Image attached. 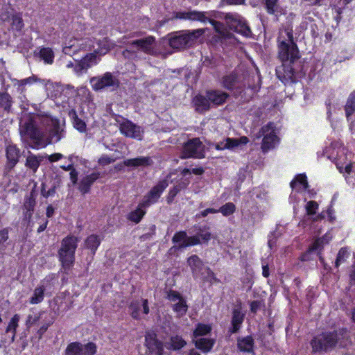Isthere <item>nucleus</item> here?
Here are the masks:
<instances>
[{
  "mask_svg": "<svg viewBox=\"0 0 355 355\" xmlns=\"http://www.w3.org/2000/svg\"><path fill=\"white\" fill-rule=\"evenodd\" d=\"M288 41L278 40V57L282 64L276 68L277 78L284 85L297 81V75L302 69L300 53L293 40L292 32H288Z\"/></svg>",
  "mask_w": 355,
  "mask_h": 355,
  "instance_id": "obj_1",
  "label": "nucleus"
},
{
  "mask_svg": "<svg viewBox=\"0 0 355 355\" xmlns=\"http://www.w3.org/2000/svg\"><path fill=\"white\" fill-rule=\"evenodd\" d=\"M348 330L345 327L332 331H324L315 336L310 342L313 352H328L336 347L338 341L347 337Z\"/></svg>",
  "mask_w": 355,
  "mask_h": 355,
  "instance_id": "obj_2",
  "label": "nucleus"
},
{
  "mask_svg": "<svg viewBox=\"0 0 355 355\" xmlns=\"http://www.w3.org/2000/svg\"><path fill=\"white\" fill-rule=\"evenodd\" d=\"M80 240L74 235L64 237L58 250V258L65 274L68 275L73 267L76 260V251Z\"/></svg>",
  "mask_w": 355,
  "mask_h": 355,
  "instance_id": "obj_3",
  "label": "nucleus"
},
{
  "mask_svg": "<svg viewBox=\"0 0 355 355\" xmlns=\"http://www.w3.org/2000/svg\"><path fill=\"white\" fill-rule=\"evenodd\" d=\"M204 33L203 29L199 28L191 32H175L168 39V44L173 49H184L192 46L196 40Z\"/></svg>",
  "mask_w": 355,
  "mask_h": 355,
  "instance_id": "obj_4",
  "label": "nucleus"
},
{
  "mask_svg": "<svg viewBox=\"0 0 355 355\" xmlns=\"http://www.w3.org/2000/svg\"><path fill=\"white\" fill-rule=\"evenodd\" d=\"M224 19L229 28L245 37H250L252 34L251 29L246 20L236 13H226Z\"/></svg>",
  "mask_w": 355,
  "mask_h": 355,
  "instance_id": "obj_5",
  "label": "nucleus"
},
{
  "mask_svg": "<svg viewBox=\"0 0 355 355\" xmlns=\"http://www.w3.org/2000/svg\"><path fill=\"white\" fill-rule=\"evenodd\" d=\"M205 151L203 150V145L200 138L195 137L189 139L184 144L182 150L181 158H205Z\"/></svg>",
  "mask_w": 355,
  "mask_h": 355,
  "instance_id": "obj_6",
  "label": "nucleus"
},
{
  "mask_svg": "<svg viewBox=\"0 0 355 355\" xmlns=\"http://www.w3.org/2000/svg\"><path fill=\"white\" fill-rule=\"evenodd\" d=\"M97 352V346L93 342L85 345L75 341L68 344L64 351V355H94Z\"/></svg>",
  "mask_w": 355,
  "mask_h": 355,
  "instance_id": "obj_7",
  "label": "nucleus"
},
{
  "mask_svg": "<svg viewBox=\"0 0 355 355\" xmlns=\"http://www.w3.org/2000/svg\"><path fill=\"white\" fill-rule=\"evenodd\" d=\"M168 182L166 179L162 180L144 196L141 205L149 207L151 205L156 203L161 197L164 191L168 187Z\"/></svg>",
  "mask_w": 355,
  "mask_h": 355,
  "instance_id": "obj_8",
  "label": "nucleus"
},
{
  "mask_svg": "<svg viewBox=\"0 0 355 355\" xmlns=\"http://www.w3.org/2000/svg\"><path fill=\"white\" fill-rule=\"evenodd\" d=\"M94 91H101L106 87H119V80L111 72H105L102 76L93 77L90 80Z\"/></svg>",
  "mask_w": 355,
  "mask_h": 355,
  "instance_id": "obj_9",
  "label": "nucleus"
},
{
  "mask_svg": "<svg viewBox=\"0 0 355 355\" xmlns=\"http://www.w3.org/2000/svg\"><path fill=\"white\" fill-rule=\"evenodd\" d=\"M259 137H263L261 149L263 152H266L274 147L277 135L275 134L273 123L269 122L262 126L259 132Z\"/></svg>",
  "mask_w": 355,
  "mask_h": 355,
  "instance_id": "obj_10",
  "label": "nucleus"
},
{
  "mask_svg": "<svg viewBox=\"0 0 355 355\" xmlns=\"http://www.w3.org/2000/svg\"><path fill=\"white\" fill-rule=\"evenodd\" d=\"M209 230V227L206 225L203 227H200L197 235L191 236H187L186 242L180 243L179 245H178V248L182 249L189 246H194L199 245L201 243L200 239H202L203 243H208L211 239V232L207 231Z\"/></svg>",
  "mask_w": 355,
  "mask_h": 355,
  "instance_id": "obj_11",
  "label": "nucleus"
},
{
  "mask_svg": "<svg viewBox=\"0 0 355 355\" xmlns=\"http://www.w3.org/2000/svg\"><path fill=\"white\" fill-rule=\"evenodd\" d=\"M145 345L150 355H164V343L157 338V334L153 331L146 332Z\"/></svg>",
  "mask_w": 355,
  "mask_h": 355,
  "instance_id": "obj_12",
  "label": "nucleus"
},
{
  "mask_svg": "<svg viewBox=\"0 0 355 355\" xmlns=\"http://www.w3.org/2000/svg\"><path fill=\"white\" fill-rule=\"evenodd\" d=\"M53 274L46 276L41 281V284L35 288L32 296L29 298L31 304H38L43 302L45 297V291L48 286L51 285V282L54 280Z\"/></svg>",
  "mask_w": 355,
  "mask_h": 355,
  "instance_id": "obj_13",
  "label": "nucleus"
},
{
  "mask_svg": "<svg viewBox=\"0 0 355 355\" xmlns=\"http://www.w3.org/2000/svg\"><path fill=\"white\" fill-rule=\"evenodd\" d=\"M119 130L121 133L127 137L142 139L144 133L142 128L130 120L124 119L123 121L120 123Z\"/></svg>",
  "mask_w": 355,
  "mask_h": 355,
  "instance_id": "obj_14",
  "label": "nucleus"
},
{
  "mask_svg": "<svg viewBox=\"0 0 355 355\" xmlns=\"http://www.w3.org/2000/svg\"><path fill=\"white\" fill-rule=\"evenodd\" d=\"M141 305L142 306V313L144 314L148 315L150 313L149 302L147 299H141V302L139 300H132L128 305V309L130 316L134 320H140L141 319L139 313Z\"/></svg>",
  "mask_w": 355,
  "mask_h": 355,
  "instance_id": "obj_15",
  "label": "nucleus"
},
{
  "mask_svg": "<svg viewBox=\"0 0 355 355\" xmlns=\"http://www.w3.org/2000/svg\"><path fill=\"white\" fill-rule=\"evenodd\" d=\"M24 130L26 134L33 141L35 144V146H31V148H35L42 144L44 137L43 132L33 121L31 120L26 122L24 125Z\"/></svg>",
  "mask_w": 355,
  "mask_h": 355,
  "instance_id": "obj_16",
  "label": "nucleus"
},
{
  "mask_svg": "<svg viewBox=\"0 0 355 355\" xmlns=\"http://www.w3.org/2000/svg\"><path fill=\"white\" fill-rule=\"evenodd\" d=\"M6 157V167L12 169L19 162L21 157V150L16 144H8L5 148Z\"/></svg>",
  "mask_w": 355,
  "mask_h": 355,
  "instance_id": "obj_17",
  "label": "nucleus"
},
{
  "mask_svg": "<svg viewBox=\"0 0 355 355\" xmlns=\"http://www.w3.org/2000/svg\"><path fill=\"white\" fill-rule=\"evenodd\" d=\"M37 191L35 188H33L30 191L28 196H26L24 198V202L23 204V214L24 219L29 221L33 215L35 207L36 205V198Z\"/></svg>",
  "mask_w": 355,
  "mask_h": 355,
  "instance_id": "obj_18",
  "label": "nucleus"
},
{
  "mask_svg": "<svg viewBox=\"0 0 355 355\" xmlns=\"http://www.w3.org/2000/svg\"><path fill=\"white\" fill-rule=\"evenodd\" d=\"M101 177V173L98 171L92 172L83 177L78 184V190L81 194L85 195L89 193L93 184Z\"/></svg>",
  "mask_w": 355,
  "mask_h": 355,
  "instance_id": "obj_19",
  "label": "nucleus"
},
{
  "mask_svg": "<svg viewBox=\"0 0 355 355\" xmlns=\"http://www.w3.org/2000/svg\"><path fill=\"white\" fill-rule=\"evenodd\" d=\"M189 183L190 181L188 179L181 178L178 180L173 185V187L169 189L168 193L166 196V201L167 204L171 205L177 195L182 190L186 189L188 187Z\"/></svg>",
  "mask_w": 355,
  "mask_h": 355,
  "instance_id": "obj_20",
  "label": "nucleus"
},
{
  "mask_svg": "<svg viewBox=\"0 0 355 355\" xmlns=\"http://www.w3.org/2000/svg\"><path fill=\"white\" fill-rule=\"evenodd\" d=\"M206 96L209 98L210 104L216 106L223 105L230 96L227 93L218 89L207 90Z\"/></svg>",
  "mask_w": 355,
  "mask_h": 355,
  "instance_id": "obj_21",
  "label": "nucleus"
},
{
  "mask_svg": "<svg viewBox=\"0 0 355 355\" xmlns=\"http://www.w3.org/2000/svg\"><path fill=\"white\" fill-rule=\"evenodd\" d=\"M237 348L243 353H252L254 354V340L251 335L237 338Z\"/></svg>",
  "mask_w": 355,
  "mask_h": 355,
  "instance_id": "obj_22",
  "label": "nucleus"
},
{
  "mask_svg": "<svg viewBox=\"0 0 355 355\" xmlns=\"http://www.w3.org/2000/svg\"><path fill=\"white\" fill-rule=\"evenodd\" d=\"M245 315L241 313L239 309H234L232 311V316L231 320V327L229 328L228 332L230 334L237 333L243 322Z\"/></svg>",
  "mask_w": 355,
  "mask_h": 355,
  "instance_id": "obj_23",
  "label": "nucleus"
},
{
  "mask_svg": "<svg viewBox=\"0 0 355 355\" xmlns=\"http://www.w3.org/2000/svg\"><path fill=\"white\" fill-rule=\"evenodd\" d=\"M192 103L196 112L200 114L206 112L210 109L209 98L202 94H197L192 99Z\"/></svg>",
  "mask_w": 355,
  "mask_h": 355,
  "instance_id": "obj_24",
  "label": "nucleus"
},
{
  "mask_svg": "<svg viewBox=\"0 0 355 355\" xmlns=\"http://www.w3.org/2000/svg\"><path fill=\"white\" fill-rule=\"evenodd\" d=\"M192 340L196 348L204 354L210 352L216 343V340L214 338H199L192 339Z\"/></svg>",
  "mask_w": 355,
  "mask_h": 355,
  "instance_id": "obj_25",
  "label": "nucleus"
},
{
  "mask_svg": "<svg viewBox=\"0 0 355 355\" xmlns=\"http://www.w3.org/2000/svg\"><path fill=\"white\" fill-rule=\"evenodd\" d=\"M155 40L153 36H148L143 39L133 40L130 44L133 46L137 47L146 53H149L152 51V45Z\"/></svg>",
  "mask_w": 355,
  "mask_h": 355,
  "instance_id": "obj_26",
  "label": "nucleus"
},
{
  "mask_svg": "<svg viewBox=\"0 0 355 355\" xmlns=\"http://www.w3.org/2000/svg\"><path fill=\"white\" fill-rule=\"evenodd\" d=\"M146 208L148 207L141 205V202H140L135 210L130 211L126 215L127 220L135 224L139 223L146 214Z\"/></svg>",
  "mask_w": 355,
  "mask_h": 355,
  "instance_id": "obj_27",
  "label": "nucleus"
},
{
  "mask_svg": "<svg viewBox=\"0 0 355 355\" xmlns=\"http://www.w3.org/2000/svg\"><path fill=\"white\" fill-rule=\"evenodd\" d=\"M153 164V161L150 157H138L123 161V164L128 167L149 166Z\"/></svg>",
  "mask_w": 355,
  "mask_h": 355,
  "instance_id": "obj_28",
  "label": "nucleus"
},
{
  "mask_svg": "<svg viewBox=\"0 0 355 355\" xmlns=\"http://www.w3.org/2000/svg\"><path fill=\"white\" fill-rule=\"evenodd\" d=\"M101 240L99 236L92 234L89 235L85 240L84 245L87 250H89L91 254L94 255L100 246Z\"/></svg>",
  "mask_w": 355,
  "mask_h": 355,
  "instance_id": "obj_29",
  "label": "nucleus"
},
{
  "mask_svg": "<svg viewBox=\"0 0 355 355\" xmlns=\"http://www.w3.org/2000/svg\"><path fill=\"white\" fill-rule=\"evenodd\" d=\"M51 125L49 129V135L52 138H55V141H60L63 137V130L60 128V120L58 119H49Z\"/></svg>",
  "mask_w": 355,
  "mask_h": 355,
  "instance_id": "obj_30",
  "label": "nucleus"
},
{
  "mask_svg": "<svg viewBox=\"0 0 355 355\" xmlns=\"http://www.w3.org/2000/svg\"><path fill=\"white\" fill-rule=\"evenodd\" d=\"M43 161V157L40 155H35L33 154L31 151L28 152V155L26 159L25 166L32 170L34 173H35L39 166L41 164V162Z\"/></svg>",
  "mask_w": 355,
  "mask_h": 355,
  "instance_id": "obj_31",
  "label": "nucleus"
},
{
  "mask_svg": "<svg viewBox=\"0 0 355 355\" xmlns=\"http://www.w3.org/2000/svg\"><path fill=\"white\" fill-rule=\"evenodd\" d=\"M20 320V315L17 313L15 314L9 321L5 332L6 334H11V341L14 342L17 334V329L19 327V322Z\"/></svg>",
  "mask_w": 355,
  "mask_h": 355,
  "instance_id": "obj_32",
  "label": "nucleus"
},
{
  "mask_svg": "<svg viewBox=\"0 0 355 355\" xmlns=\"http://www.w3.org/2000/svg\"><path fill=\"white\" fill-rule=\"evenodd\" d=\"M211 329L212 328L210 324L198 322L192 333V339L207 336L211 333Z\"/></svg>",
  "mask_w": 355,
  "mask_h": 355,
  "instance_id": "obj_33",
  "label": "nucleus"
},
{
  "mask_svg": "<svg viewBox=\"0 0 355 355\" xmlns=\"http://www.w3.org/2000/svg\"><path fill=\"white\" fill-rule=\"evenodd\" d=\"M187 263L191 268L193 276L198 274L204 266L202 260L196 254L189 257L187 259Z\"/></svg>",
  "mask_w": 355,
  "mask_h": 355,
  "instance_id": "obj_34",
  "label": "nucleus"
},
{
  "mask_svg": "<svg viewBox=\"0 0 355 355\" xmlns=\"http://www.w3.org/2000/svg\"><path fill=\"white\" fill-rule=\"evenodd\" d=\"M69 115L71 116L73 128L81 133L85 132L87 130L86 123L78 117L76 112L74 110H72L69 112Z\"/></svg>",
  "mask_w": 355,
  "mask_h": 355,
  "instance_id": "obj_35",
  "label": "nucleus"
},
{
  "mask_svg": "<svg viewBox=\"0 0 355 355\" xmlns=\"http://www.w3.org/2000/svg\"><path fill=\"white\" fill-rule=\"evenodd\" d=\"M168 344V349L178 351L183 348L187 345V342L181 336L175 335L170 338Z\"/></svg>",
  "mask_w": 355,
  "mask_h": 355,
  "instance_id": "obj_36",
  "label": "nucleus"
},
{
  "mask_svg": "<svg viewBox=\"0 0 355 355\" xmlns=\"http://www.w3.org/2000/svg\"><path fill=\"white\" fill-rule=\"evenodd\" d=\"M297 184H300L304 190H306L309 188V185L305 173L296 175L291 182L290 187L292 189H296Z\"/></svg>",
  "mask_w": 355,
  "mask_h": 355,
  "instance_id": "obj_37",
  "label": "nucleus"
},
{
  "mask_svg": "<svg viewBox=\"0 0 355 355\" xmlns=\"http://www.w3.org/2000/svg\"><path fill=\"white\" fill-rule=\"evenodd\" d=\"M331 239V237L329 236L327 234H325L321 237H319L316 239L313 242L318 241V257L319 258V260L321 263H323L324 261V259L322 255V252L324 249V247L325 245H327L329 243Z\"/></svg>",
  "mask_w": 355,
  "mask_h": 355,
  "instance_id": "obj_38",
  "label": "nucleus"
},
{
  "mask_svg": "<svg viewBox=\"0 0 355 355\" xmlns=\"http://www.w3.org/2000/svg\"><path fill=\"white\" fill-rule=\"evenodd\" d=\"M40 58L46 64H52L54 60V53L50 47H42L38 53Z\"/></svg>",
  "mask_w": 355,
  "mask_h": 355,
  "instance_id": "obj_39",
  "label": "nucleus"
},
{
  "mask_svg": "<svg viewBox=\"0 0 355 355\" xmlns=\"http://www.w3.org/2000/svg\"><path fill=\"white\" fill-rule=\"evenodd\" d=\"M237 81V76L235 73H230L224 76L222 78V85L227 90H233Z\"/></svg>",
  "mask_w": 355,
  "mask_h": 355,
  "instance_id": "obj_40",
  "label": "nucleus"
},
{
  "mask_svg": "<svg viewBox=\"0 0 355 355\" xmlns=\"http://www.w3.org/2000/svg\"><path fill=\"white\" fill-rule=\"evenodd\" d=\"M173 311L177 313V315L180 318L184 315L188 311V305L186 300L183 297L178 303L172 306Z\"/></svg>",
  "mask_w": 355,
  "mask_h": 355,
  "instance_id": "obj_41",
  "label": "nucleus"
},
{
  "mask_svg": "<svg viewBox=\"0 0 355 355\" xmlns=\"http://www.w3.org/2000/svg\"><path fill=\"white\" fill-rule=\"evenodd\" d=\"M345 112L347 117L352 116L355 112V91H353L348 96L345 105Z\"/></svg>",
  "mask_w": 355,
  "mask_h": 355,
  "instance_id": "obj_42",
  "label": "nucleus"
},
{
  "mask_svg": "<svg viewBox=\"0 0 355 355\" xmlns=\"http://www.w3.org/2000/svg\"><path fill=\"white\" fill-rule=\"evenodd\" d=\"M350 252L347 247L341 248L336 256L335 261V267L338 268L340 264L345 263L347 259L349 257Z\"/></svg>",
  "mask_w": 355,
  "mask_h": 355,
  "instance_id": "obj_43",
  "label": "nucleus"
},
{
  "mask_svg": "<svg viewBox=\"0 0 355 355\" xmlns=\"http://www.w3.org/2000/svg\"><path fill=\"white\" fill-rule=\"evenodd\" d=\"M207 13V12L198 10L189 11V20L207 23L209 19V17L206 16Z\"/></svg>",
  "mask_w": 355,
  "mask_h": 355,
  "instance_id": "obj_44",
  "label": "nucleus"
},
{
  "mask_svg": "<svg viewBox=\"0 0 355 355\" xmlns=\"http://www.w3.org/2000/svg\"><path fill=\"white\" fill-rule=\"evenodd\" d=\"M12 104V98L8 92H0V107L9 112Z\"/></svg>",
  "mask_w": 355,
  "mask_h": 355,
  "instance_id": "obj_45",
  "label": "nucleus"
},
{
  "mask_svg": "<svg viewBox=\"0 0 355 355\" xmlns=\"http://www.w3.org/2000/svg\"><path fill=\"white\" fill-rule=\"evenodd\" d=\"M317 251L318 252V241L313 242L306 250V252H303L300 257V260L302 261H309L312 259V252Z\"/></svg>",
  "mask_w": 355,
  "mask_h": 355,
  "instance_id": "obj_46",
  "label": "nucleus"
},
{
  "mask_svg": "<svg viewBox=\"0 0 355 355\" xmlns=\"http://www.w3.org/2000/svg\"><path fill=\"white\" fill-rule=\"evenodd\" d=\"M268 14L276 15L278 12V0H262Z\"/></svg>",
  "mask_w": 355,
  "mask_h": 355,
  "instance_id": "obj_47",
  "label": "nucleus"
},
{
  "mask_svg": "<svg viewBox=\"0 0 355 355\" xmlns=\"http://www.w3.org/2000/svg\"><path fill=\"white\" fill-rule=\"evenodd\" d=\"M236 205L231 202H227L222 205L218 210V213L220 212L223 216L227 217L232 215L236 211Z\"/></svg>",
  "mask_w": 355,
  "mask_h": 355,
  "instance_id": "obj_48",
  "label": "nucleus"
},
{
  "mask_svg": "<svg viewBox=\"0 0 355 355\" xmlns=\"http://www.w3.org/2000/svg\"><path fill=\"white\" fill-rule=\"evenodd\" d=\"M96 55L94 53H87L80 60L86 70L96 64Z\"/></svg>",
  "mask_w": 355,
  "mask_h": 355,
  "instance_id": "obj_49",
  "label": "nucleus"
},
{
  "mask_svg": "<svg viewBox=\"0 0 355 355\" xmlns=\"http://www.w3.org/2000/svg\"><path fill=\"white\" fill-rule=\"evenodd\" d=\"M187 239V232L185 231H179L175 232L173 235L172 242L179 245L180 243L186 242Z\"/></svg>",
  "mask_w": 355,
  "mask_h": 355,
  "instance_id": "obj_50",
  "label": "nucleus"
},
{
  "mask_svg": "<svg viewBox=\"0 0 355 355\" xmlns=\"http://www.w3.org/2000/svg\"><path fill=\"white\" fill-rule=\"evenodd\" d=\"M208 22L213 26L216 33L220 35H223L225 33V28L223 23L211 18L209 19Z\"/></svg>",
  "mask_w": 355,
  "mask_h": 355,
  "instance_id": "obj_51",
  "label": "nucleus"
},
{
  "mask_svg": "<svg viewBox=\"0 0 355 355\" xmlns=\"http://www.w3.org/2000/svg\"><path fill=\"white\" fill-rule=\"evenodd\" d=\"M57 186L54 184L51 188H50L48 191H46V184L42 182L41 184V195L47 198L50 196H53L56 192Z\"/></svg>",
  "mask_w": 355,
  "mask_h": 355,
  "instance_id": "obj_52",
  "label": "nucleus"
},
{
  "mask_svg": "<svg viewBox=\"0 0 355 355\" xmlns=\"http://www.w3.org/2000/svg\"><path fill=\"white\" fill-rule=\"evenodd\" d=\"M319 205L316 201L310 200L306 205V214L309 216H313L316 214L318 209Z\"/></svg>",
  "mask_w": 355,
  "mask_h": 355,
  "instance_id": "obj_53",
  "label": "nucleus"
},
{
  "mask_svg": "<svg viewBox=\"0 0 355 355\" xmlns=\"http://www.w3.org/2000/svg\"><path fill=\"white\" fill-rule=\"evenodd\" d=\"M262 307H265V303L263 300H254L250 304V310L254 314L257 313Z\"/></svg>",
  "mask_w": 355,
  "mask_h": 355,
  "instance_id": "obj_54",
  "label": "nucleus"
},
{
  "mask_svg": "<svg viewBox=\"0 0 355 355\" xmlns=\"http://www.w3.org/2000/svg\"><path fill=\"white\" fill-rule=\"evenodd\" d=\"M207 275L205 277V280L209 282L211 284L214 282H219V279L216 277L215 273L211 270L209 267L206 268Z\"/></svg>",
  "mask_w": 355,
  "mask_h": 355,
  "instance_id": "obj_55",
  "label": "nucleus"
},
{
  "mask_svg": "<svg viewBox=\"0 0 355 355\" xmlns=\"http://www.w3.org/2000/svg\"><path fill=\"white\" fill-rule=\"evenodd\" d=\"M53 324V321L43 323L37 331V336L39 340L42 339L49 327Z\"/></svg>",
  "mask_w": 355,
  "mask_h": 355,
  "instance_id": "obj_56",
  "label": "nucleus"
},
{
  "mask_svg": "<svg viewBox=\"0 0 355 355\" xmlns=\"http://www.w3.org/2000/svg\"><path fill=\"white\" fill-rule=\"evenodd\" d=\"M183 297L181 295V294L176 291L170 289L167 292V299L171 302H175L176 300L179 301Z\"/></svg>",
  "mask_w": 355,
  "mask_h": 355,
  "instance_id": "obj_57",
  "label": "nucleus"
},
{
  "mask_svg": "<svg viewBox=\"0 0 355 355\" xmlns=\"http://www.w3.org/2000/svg\"><path fill=\"white\" fill-rule=\"evenodd\" d=\"M40 319V314L37 315H32L29 314L26 320L25 324L27 328H31L33 325L35 324Z\"/></svg>",
  "mask_w": 355,
  "mask_h": 355,
  "instance_id": "obj_58",
  "label": "nucleus"
},
{
  "mask_svg": "<svg viewBox=\"0 0 355 355\" xmlns=\"http://www.w3.org/2000/svg\"><path fill=\"white\" fill-rule=\"evenodd\" d=\"M225 141L226 143L224 146V148H225V149L233 148L234 147L238 146L240 144L239 139L235 138L227 137Z\"/></svg>",
  "mask_w": 355,
  "mask_h": 355,
  "instance_id": "obj_59",
  "label": "nucleus"
},
{
  "mask_svg": "<svg viewBox=\"0 0 355 355\" xmlns=\"http://www.w3.org/2000/svg\"><path fill=\"white\" fill-rule=\"evenodd\" d=\"M245 1V0H220L219 6L242 5L244 4Z\"/></svg>",
  "mask_w": 355,
  "mask_h": 355,
  "instance_id": "obj_60",
  "label": "nucleus"
},
{
  "mask_svg": "<svg viewBox=\"0 0 355 355\" xmlns=\"http://www.w3.org/2000/svg\"><path fill=\"white\" fill-rule=\"evenodd\" d=\"M12 26L15 27L16 30L21 31L24 26L22 18L17 15L13 16Z\"/></svg>",
  "mask_w": 355,
  "mask_h": 355,
  "instance_id": "obj_61",
  "label": "nucleus"
},
{
  "mask_svg": "<svg viewBox=\"0 0 355 355\" xmlns=\"http://www.w3.org/2000/svg\"><path fill=\"white\" fill-rule=\"evenodd\" d=\"M9 227H5L0 230V245L6 242L9 239Z\"/></svg>",
  "mask_w": 355,
  "mask_h": 355,
  "instance_id": "obj_62",
  "label": "nucleus"
},
{
  "mask_svg": "<svg viewBox=\"0 0 355 355\" xmlns=\"http://www.w3.org/2000/svg\"><path fill=\"white\" fill-rule=\"evenodd\" d=\"M114 162V159H112V157H110L106 155H102L98 159V164L102 166H105V165L110 164Z\"/></svg>",
  "mask_w": 355,
  "mask_h": 355,
  "instance_id": "obj_63",
  "label": "nucleus"
},
{
  "mask_svg": "<svg viewBox=\"0 0 355 355\" xmlns=\"http://www.w3.org/2000/svg\"><path fill=\"white\" fill-rule=\"evenodd\" d=\"M326 213L327 214V216L329 218V221H334L335 220L334 214V205L333 202H331V204L328 206Z\"/></svg>",
  "mask_w": 355,
  "mask_h": 355,
  "instance_id": "obj_64",
  "label": "nucleus"
}]
</instances>
